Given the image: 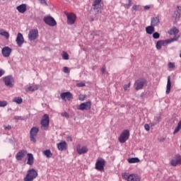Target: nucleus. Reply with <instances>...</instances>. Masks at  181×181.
Returning a JSON list of instances; mask_svg holds the SVG:
<instances>
[{
  "label": "nucleus",
  "mask_w": 181,
  "mask_h": 181,
  "mask_svg": "<svg viewBox=\"0 0 181 181\" xmlns=\"http://www.w3.org/2000/svg\"><path fill=\"white\" fill-rule=\"evenodd\" d=\"M4 129L9 131V129H12V127L11 125L6 126Z\"/></svg>",
  "instance_id": "obj_50"
},
{
  "label": "nucleus",
  "mask_w": 181,
  "mask_h": 181,
  "mask_svg": "<svg viewBox=\"0 0 181 181\" xmlns=\"http://www.w3.org/2000/svg\"><path fill=\"white\" fill-rule=\"evenodd\" d=\"M36 177H37V171L33 168L28 171L27 175L24 177V181H33Z\"/></svg>",
  "instance_id": "obj_4"
},
{
  "label": "nucleus",
  "mask_w": 181,
  "mask_h": 181,
  "mask_svg": "<svg viewBox=\"0 0 181 181\" xmlns=\"http://www.w3.org/2000/svg\"><path fill=\"white\" fill-rule=\"evenodd\" d=\"M16 9L20 12V13H25L26 11V4H21L20 6H18L16 7Z\"/></svg>",
  "instance_id": "obj_24"
},
{
  "label": "nucleus",
  "mask_w": 181,
  "mask_h": 181,
  "mask_svg": "<svg viewBox=\"0 0 181 181\" xmlns=\"http://www.w3.org/2000/svg\"><path fill=\"white\" fill-rule=\"evenodd\" d=\"M62 117H64V118H69V113H67L66 112H64L62 113H61Z\"/></svg>",
  "instance_id": "obj_41"
},
{
  "label": "nucleus",
  "mask_w": 181,
  "mask_h": 181,
  "mask_svg": "<svg viewBox=\"0 0 181 181\" xmlns=\"http://www.w3.org/2000/svg\"><path fill=\"white\" fill-rule=\"evenodd\" d=\"M13 101H14V103H16L17 104H22V101H23V100H22V98H15L14 99H13Z\"/></svg>",
  "instance_id": "obj_37"
},
{
  "label": "nucleus",
  "mask_w": 181,
  "mask_h": 181,
  "mask_svg": "<svg viewBox=\"0 0 181 181\" xmlns=\"http://www.w3.org/2000/svg\"><path fill=\"white\" fill-rule=\"evenodd\" d=\"M3 81L6 87L12 88L15 86V78L12 75H8L3 77Z\"/></svg>",
  "instance_id": "obj_3"
},
{
  "label": "nucleus",
  "mask_w": 181,
  "mask_h": 181,
  "mask_svg": "<svg viewBox=\"0 0 181 181\" xmlns=\"http://www.w3.org/2000/svg\"><path fill=\"white\" fill-rule=\"evenodd\" d=\"M57 146L58 148V151H66V149H67V143L62 141L60 143L57 144Z\"/></svg>",
  "instance_id": "obj_21"
},
{
  "label": "nucleus",
  "mask_w": 181,
  "mask_h": 181,
  "mask_svg": "<svg viewBox=\"0 0 181 181\" xmlns=\"http://www.w3.org/2000/svg\"><path fill=\"white\" fill-rule=\"evenodd\" d=\"M144 8L146 11H147V9H150V8H151V6H144Z\"/></svg>",
  "instance_id": "obj_52"
},
{
  "label": "nucleus",
  "mask_w": 181,
  "mask_h": 181,
  "mask_svg": "<svg viewBox=\"0 0 181 181\" xmlns=\"http://www.w3.org/2000/svg\"><path fill=\"white\" fill-rule=\"evenodd\" d=\"M37 36H39V31L37 29H33L30 30L28 33V39L32 42L33 40H36L37 39Z\"/></svg>",
  "instance_id": "obj_11"
},
{
  "label": "nucleus",
  "mask_w": 181,
  "mask_h": 181,
  "mask_svg": "<svg viewBox=\"0 0 181 181\" xmlns=\"http://www.w3.org/2000/svg\"><path fill=\"white\" fill-rule=\"evenodd\" d=\"M129 139V131L124 130L119 136V141L121 144H125Z\"/></svg>",
  "instance_id": "obj_9"
},
{
  "label": "nucleus",
  "mask_w": 181,
  "mask_h": 181,
  "mask_svg": "<svg viewBox=\"0 0 181 181\" xmlns=\"http://www.w3.org/2000/svg\"><path fill=\"white\" fill-rule=\"evenodd\" d=\"M146 86V80L144 78H139L134 83V88L136 91L142 90Z\"/></svg>",
  "instance_id": "obj_6"
},
{
  "label": "nucleus",
  "mask_w": 181,
  "mask_h": 181,
  "mask_svg": "<svg viewBox=\"0 0 181 181\" xmlns=\"http://www.w3.org/2000/svg\"><path fill=\"white\" fill-rule=\"evenodd\" d=\"M76 87H86V83L83 82H80L76 83Z\"/></svg>",
  "instance_id": "obj_42"
},
{
  "label": "nucleus",
  "mask_w": 181,
  "mask_h": 181,
  "mask_svg": "<svg viewBox=\"0 0 181 181\" xmlns=\"http://www.w3.org/2000/svg\"><path fill=\"white\" fill-rule=\"evenodd\" d=\"M168 67H169V69H175V64H173L172 62H169Z\"/></svg>",
  "instance_id": "obj_45"
},
{
  "label": "nucleus",
  "mask_w": 181,
  "mask_h": 181,
  "mask_svg": "<svg viewBox=\"0 0 181 181\" xmlns=\"http://www.w3.org/2000/svg\"><path fill=\"white\" fill-rule=\"evenodd\" d=\"M49 115L45 114L43 115L41 120L42 129H47V128H49Z\"/></svg>",
  "instance_id": "obj_8"
},
{
  "label": "nucleus",
  "mask_w": 181,
  "mask_h": 181,
  "mask_svg": "<svg viewBox=\"0 0 181 181\" xmlns=\"http://www.w3.org/2000/svg\"><path fill=\"white\" fill-rule=\"evenodd\" d=\"M14 118H15V119H18L19 117L15 116Z\"/></svg>",
  "instance_id": "obj_54"
},
{
  "label": "nucleus",
  "mask_w": 181,
  "mask_h": 181,
  "mask_svg": "<svg viewBox=\"0 0 181 181\" xmlns=\"http://www.w3.org/2000/svg\"><path fill=\"white\" fill-rule=\"evenodd\" d=\"M66 141H68V142H71L73 141V138H71V136H66Z\"/></svg>",
  "instance_id": "obj_48"
},
{
  "label": "nucleus",
  "mask_w": 181,
  "mask_h": 181,
  "mask_svg": "<svg viewBox=\"0 0 181 181\" xmlns=\"http://www.w3.org/2000/svg\"><path fill=\"white\" fill-rule=\"evenodd\" d=\"M101 71H102L103 74H105V67L103 66V67L101 69Z\"/></svg>",
  "instance_id": "obj_51"
},
{
  "label": "nucleus",
  "mask_w": 181,
  "mask_h": 181,
  "mask_svg": "<svg viewBox=\"0 0 181 181\" xmlns=\"http://www.w3.org/2000/svg\"><path fill=\"white\" fill-rule=\"evenodd\" d=\"M64 73H70V69H69V67L64 66Z\"/></svg>",
  "instance_id": "obj_46"
},
{
  "label": "nucleus",
  "mask_w": 181,
  "mask_h": 181,
  "mask_svg": "<svg viewBox=\"0 0 181 181\" xmlns=\"http://www.w3.org/2000/svg\"><path fill=\"white\" fill-rule=\"evenodd\" d=\"M172 166H177V165H181V156L179 155L175 156L174 158L171 160Z\"/></svg>",
  "instance_id": "obj_20"
},
{
  "label": "nucleus",
  "mask_w": 181,
  "mask_h": 181,
  "mask_svg": "<svg viewBox=\"0 0 181 181\" xmlns=\"http://www.w3.org/2000/svg\"><path fill=\"white\" fill-rule=\"evenodd\" d=\"M62 59H63V60H69V54H67V52H62Z\"/></svg>",
  "instance_id": "obj_36"
},
{
  "label": "nucleus",
  "mask_w": 181,
  "mask_h": 181,
  "mask_svg": "<svg viewBox=\"0 0 181 181\" xmlns=\"http://www.w3.org/2000/svg\"><path fill=\"white\" fill-rule=\"evenodd\" d=\"M40 3L41 4V5H44V6H46L47 5L46 0H40Z\"/></svg>",
  "instance_id": "obj_44"
},
{
  "label": "nucleus",
  "mask_w": 181,
  "mask_h": 181,
  "mask_svg": "<svg viewBox=\"0 0 181 181\" xmlns=\"http://www.w3.org/2000/svg\"><path fill=\"white\" fill-rule=\"evenodd\" d=\"M181 13V7L177 6V11H175L174 13V18H175V21H177L180 18Z\"/></svg>",
  "instance_id": "obj_27"
},
{
  "label": "nucleus",
  "mask_w": 181,
  "mask_h": 181,
  "mask_svg": "<svg viewBox=\"0 0 181 181\" xmlns=\"http://www.w3.org/2000/svg\"><path fill=\"white\" fill-rule=\"evenodd\" d=\"M131 87V83H129L127 85H124L123 88L124 90V91H127V90H128V88H129Z\"/></svg>",
  "instance_id": "obj_43"
},
{
  "label": "nucleus",
  "mask_w": 181,
  "mask_h": 181,
  "mask_svg": "<svg viewBox=\"0 0 181 181\" xmlns=\"http://www.w3.org/2000/svg\"><path fill=\"white\" fill-rule=\"evenodd\" d=\"M181 129V123H179L177 124V127L175 129L174 132H173V134H177V132H179V131H180Z\"/></svg>",
  "instance_id": "obj_35"
},
{
  "label": "nucleus",
  "mask_w": 181,
  "mask_h": 181,
  "mask_svg": "<svg viewBox=\"0 0 181 181\" xmlns=\"http://www.w3.org/2000/svg\"><path fill=\"white\" fill-rule=\"evenodd\" d=\"M28 154V151L26 150H21L19 152L17 153L16 155V159L17 160H22L25 156Z\"/></svg>",
  "instance_id": "obj_19"
},
{
  "label": "nucleus",
  "mask_w": 181,
  "mask_h": 181,
  "mask_svg": "<svg viewBox=\"0 0 181 181\" xmlns=\"http://www.w3.org/2000/svg\"><path fill=\"white\" fill-rule=\"evenodd\" d=\"M101 1L102 0H93V6L95 13H100L101 9H103Z\"/></svg>",
  "instance_id": "obj_7"
},
{
  "label": "nucleus",
  "mask_w": 181,
  "mask_h": 181,
  "mask_svg": "<svg viewBox=\"0 0 181 181\" xmlns=\"http://www.w3.org/2000/svg\"><path fill=\"white\" fill-rule=\"evenodd\" d=\"M180 57L181 58V52H180Z\"/></svg>",
  "instance_id": "obj_55"
},
{
  "label": "nucleus",
  "mask_w": 181,
  "mask_h": 181,
  "mask_svg": "<svg viewBox=\"0 0 181 181\" xmlns=\"http://www.w3.org/2000/svg\"><path fill=\"white\" fill-rule=\"evenodd\" d=\"M66 16L68 25H74V23H76V19H77L76 14L71 13L68 14Z\"/></svg>",
  "instance_id": "obj_16"
},
{
  "label": "nucleus",
  "mask_w": 181,
  "mask_h": 181,
  "mask_svg": "<svg viewBox=\"0 0 181 181\" xmlns=\"http://www.w3.org/2000/svg\"><path fill=\"white\" fill-rule=\"evenodd\" d=\"M146 32L148 35H152L155 32V27L153 25H150L146 28Z\"/></svg>",
  "instance_id": "obj_26"
},
{
  "label": "nucleus",
  "mask_w": 181,
  "mask_h": 181,
  "mask_svg": "<svg viewBox=\"0 0 181 181\" xmlns=\"http://www.w3.org/2000/svg\"><path fill=\"white\" fill-rule=\"evenodd\" d=\"M160 22L159 18L154 17L151 18V25L155 28V26H158V25H159Z\"/></svg>",
  "instance_id": "obj_25"
},
{
  "label": "nucleus",
  "mask_w": 181,
  "mask_h": 181,
  "mask_svg": "<svg viewBox=\"0 0 181 181\" xmlns=\"http://www.w3.org/2000/svg\"><path fill=\"white\" fill-rule=\"evenodd\" d=\"M16 42L18 47H22L23 43H25V38H23V35H22V33H18Z\"/></svg>",
  "instance_id": "obj_15"
},
{
  "label": "nucleus",
  "mask_w": 181,
  "mask_h": 181,
  "mask_svg": "<svg viewBox=\"0 0 181 181\" xmlns=\"http://www.w3.org/2000/svg\"><path fill=\"white\" fill-rule=\"evenodd\" d=\"M179 39V37H175L173 38H170L168 40H159L156 42V49L158 50H160L162 49V46H166V45H170V43H172L173 42H176Z\"/></svg>",
  "instance_id": "obj_1"
},
{
  "label": "nucleus",
  "mask_w": 181,
  "mask_h": 181,
  "mask_svg": "<svg viewBox=\"0 0 181 181\" xmlns=\"http://www.w3.org/2000/svg\"><path fill=\"white\" fill-rule=\"evenodd\" d=\"M153 39H159V37H160V34H159L158 32L153 33Z\"/></svg>",
  "instance_id": "obj_38"
},
{
  "label": "nucleus",
  "mask_w": 181,
  "mask_h": 181,
  "mask_svg": "<svg viewBox=\"0 0 181 181\" xmlns=\"http://www.w3.org/2000/svg\"><path fill=\"white\" fill-rule=\"evenodd\" d=\"M44 22L47 25H49V26H56L57 25L56 21L52 16L44 17Z\"/></svg>",
  "instance_id": "obj_13"
},
{
  "label": "nucleus",
  "mask_w": 181,
  "mask_h": 181,
  "mask_svg": "<svg viewBox=\"0 0 181 181\" xmlns=\"http://www.w3.org/2000/svg\"><path fill=\"white\" fill-rule=\"evenodd\" d=\"M159 4H163V0H157Z\"/></svg>",
  "instance_id": "obj_53"
},
{
  "label": "nucleus",
  "mask_w": 181,
  "mask_h": 181,
  "mask_svg": "<svg viewBox=\"0 0 181 181\" xmlns=\"http://www.w3.org/2000/svg\"><path fill=\"white\" fill-rule=\"evenodd\" d=\"M76 152L78 155H84L88 152V147L87 146H81V144H78L76 146Z\"/></svg>",
  "instance_id": "obj_12"
},
{
  "label": "nucleus",
  "mask_w": 181,
  "mask_h": 181,
  "mask_svg": "<svg viewBox=\"0 0 181 181\" xmlns=\"http://www.w3.org/2000/svg\"><path fill=\"white\" fill-rule=\"evenodd\" d=\"M127 160H128L129 163H139V158H129Z\"/></svg>",
  "instance_id": "obj_31"
},
{
  "label": "nucleus",
  "mask_w": 181,
  "mask_h": 181,
  "mask_svg": "<svg viewBox=\"0 0 181 181\" xmlns=\"http://www.w3.org/2000/svg\"><path fill=\"white\" fill-rule=\"evenodd\" d=\"M0 35L1 36H4V37L6 39H9V33L4 30H0Z\"/></svg>",
  "instance_id": "obj_30"
},
{
  "label": "nucleus",
  "mask_w": 181,
  "mask_h": 181,
  "mask_svg": "<svg viewBox=\"0 0 181 181\" xmlns=\"http://www.w3.org/2000/svg\"><path fill=\"white\" fill-rule=\"evenodd\" d=\"M122 179L127 181H141V176L138 175V174H129L124 173L122 175Z\"/></svg>",
  "instance_id": "obj_2"
},
{
  "label": "nucleus",
  "mask_w": 181,
  "mask_h": 181,
  "mask_svg": "<svg viewBox=\"0 0 181 181\" xmlns=\"http://www.w3.org/2000/svg\"><path fill=\"white\" fill-rule=\"evenodd\" d=\"M43 155H45L46 158H52L53 154L52 153V151H50V150H45L43 151Z\"/></svg>",
  "instance_id": "obj_33"
},
{
  "label": "nucleus",
  "mask_w": 181,
  "mask_h": 181,
  "mask_svg": "<svg viewBox=\"0 0 181 181\" xmlns=\"http://www.w3.org/2000/svg\"><path fill=\"white\" fill-rule=\"evenodd\" d=\"M28 156V161L27 165H30V166H32L35 162V158L33 157V154L28 153L27 154Z\"/></svg>",
  "instance_id": "obj_22"
},
{
  "label": "nucleus",
  "mask_w": 181,
  "mask_h": 181,
  "mask_svg": "<svg viewBox=\"0 0 181 181\" xmlns=\"http://www.w3.org/2000/svg\"><path fill=\"white\" fill-rule=\"evenodd\" d=\"M90 108H91V102L90 101L81 103L78 107V110H80L81 111H87L90 110Z\"/></svg>",
  "instance_id": "obj_14"
},
{
  "label": "nucleus",
  "mask_w": 181,
  "mask_h": 181,
  "mask_svg": "<svg viewBox=\"0 0 181 181\" xmlns=\"http://www.w3.org/2000/svg\"><path fill=\"white\" fill-rule=\"evenodd\" d=\"M8 103L6 101H0V107H6Z\"/></svg>",
  "instance_id": "obj_40"
},
{
  "label": "nucleus",
  "mask_w": 181,
  "mask_h": 181,
  "mask_svg": "<svg viewBox=\"0 0 181 181\" xmlns=\"http://www.w3.org/2000/svg\"><path fill=\"white\" fill-rule=\"evenodd\" d=\"M84 100H86V95H78L79 101H84Z\"/></svg>",
  "instance_id": "obj_39"
},
{
  "label": "nucleus",
  "mask_w": 181,
  "mask_h": 181,
  "mask_svg": "<svg viewBox=\"0 0 181 181\" xmlns=\"http://www.w3.org/2000/svg\"><path fill=\"white\" fill-rule=\"evenodd\" d=\"M128 3L123 4V6L125 8V9H129L131 6H132V0H127Z\"/></svg>",
  "instance_id": "obj_32"
},
{
  "label": "nucleus",
  "mask_w": 181,
  "mask_h": 181,
  "mask_svg": "<svg viewBox=\"0 0 181 181\" xmlns=\"http://www.w3.org/2000/svg\"><path fill=\"white\" fill-rule=\"evenodd\" d=\"M141 9H142V6L141 5L134 4L132 7V12H134V11L136 12V11H141Z\"/></svg>",
  "instance_id": "obj_29"
},
{
  "label": "nucleus",
  "mask_w": 181,
  "mask_h": 181,
  "mask_svg": "<svg viewBox=\"0 0 181 181\" xmlns=\"http://www.w3.org/2000/svg\"><path fill=\"white\" fill-rule=\"evenodd\" d=\"M144 128L146 131H149V129H151V127H149V124H145Z\"/></svg>",
  "instance_id": "obj_49"
},
{
  "label": "nucleus",
  "mask_w": 181,
  "mask_h": 181,
  "mask_svg": "<svg viewBox=\"0 0 181 181\" xmlns=\"http://www.w3.org/2000/svg\"><path fill=\"white\" fill-rule=\"evenodd\" d=\"M12 53V49L9 47H4L1 49V54L4 57H9Z\"/></svg>",
  "instance_id": "obj_17"
},
{
  "label": "nucleus",
  "mask_w": 181,
  "mask_h": 181,
  "mask_svg": "<svg viewBox=\"0 0 181 181\" xmlns=\"http://www.w3.org/2000/svg\"><path fill=\"white\" fill-rule=\"evenodd\" d=\"M39 132V128L33 127L30 132V139L31 142H36V136H37V133Z\"/></svg>",
  "instance_id": "obj_10"
},
{
  "label": "nucleus",
  "mask_w": 181,
  "mask_h": 181,
  "mask_svg": "<svg viewBox=\"0 0 181 181\" xmlns=\"http://www.w3.org/2000/svg\"><path fill=\"white\" fill-rule=\"evenodd\" d=\"M39 85H35L33 86H30L28 88V91H36V90H39Z\"/></svg>",
  "instance_id": "obj_34"
},
{
  "label": "nucleus",
  "mask_w": 181,
  "mask_h": 181,
  "mask_svg": "<svg viewBox=\"0 0 181 181\" xmlns=\"http://www.w3.org/2000/svg\"><path fill=\"white\" fill-rule=\"evenodd\" d=\"M5 75V70L0 69V77H2V76Z\"/></svg>",
  "instance_id": "obj_47"
},
{
  "label": "nucleus",
  "mask_w": 181,
  "mask_h": 181,
  "mask_svg": "<svg viewBox=\"0 0 181 181\" xmlns=\"http://www.w3.org/2000/svg\"><path fill=\"white\" fill-rule=\"evenodd\" d=\"M60 97L64 101H70L73 95L70 92H64L60 94Z\"/></svg>",
  "instance_id": "obj_18"
},
{
  "label": "nucleus",
  "mask_w": 181,
  "mask_h": 181,
  "mask_svg": "<svg viewBox=\"0 0 181 181\" xmlns=\"http://www.w3.org/2000/svg\"><path fill=\"white\" fill-rule=\"evenodd\" d=\"M172 88V82H170V76H168L167 86H166V91L165 93L170 94V88Z\"/></svg>",
  "instance_id": "obj_23"
},
{
  "label": "nucleus",
  "mask_w": 181,
  "mask_h": 181,
  "mask_svg": "<svg viewBox=\"0 0 181 181\" xmlns=\"http://www.w3.org/2000/svg\"><path fill=\"white\" fill-rule=\"evenodd\" d=\"M169 33L170 35H174V37H180V36H176L177 33H179V29H177V28H172Z\"/></svg>",
  "instance_id": "obj_28"
},
{
  "label": "nucleus",
  "mask_w": 181,
  "mask_h": 181,
  "mask_svg": "<svg viewBox=\"0 0 181 181\" xmlns=\"http://www.w3.org/2000/svg\"><path fill=\"white\" fill-rule=\"evenodd\" d=\"M105 166V160L103 158H98L95 163V169L99 172H103L104 167Z\"/></svg>",
  "instance_id": "obj_5"
}]
</instances>
